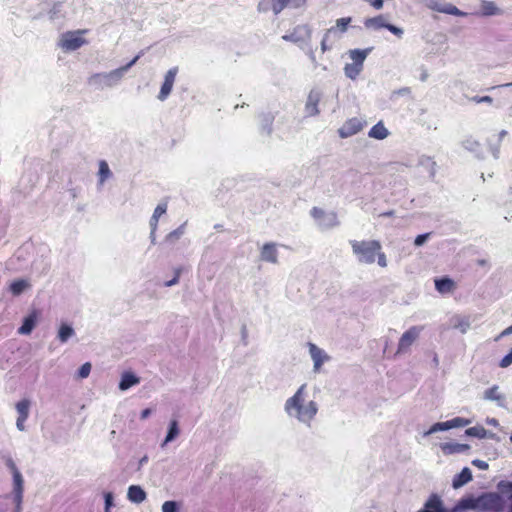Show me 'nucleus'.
Masks as SVG:
<instances>
[{
    "instance_id": "f257e3e1",
    "label": "nucleus",
    "mask_w": 512,
    "mask_h": 512,
    "mask_svg": "<svg viewBox=\"0 0 512 512\" xmlns=\"http://www.w3.org/2000/svg\"><path fill=\"white\" fill-rule=\"evenodd\" d=\"M318 410L317 402L309 399L307 384H302L284 403L287 416L307 427L311 426Z\"/></svg>"
},
{
    "instance_id": "f03ea898",
    "label": "nucleus",
    "mask_w": 512,
    "mask_h": 512,
    "mask_svg": "<svg viewBox=\"0 0 512 512\" xmlns=\"http://www.w3.org/2000/svg\"><path fill=\"white\" fill-rule=\"evenodd\" d=\"M349 243L359 263L373 264L377 258L380 267L387 266L386 255L381 251L382 246L378 240H350Z\"/></svg>"
},
{
    "instance_id": "7ed1b4c3",
    "label": "nucleus",
    "mask_w": 512,
    "mask_h": 512,
    "mask_svg": "<svg viewBox=\"0 0 512 512\" xmlns=\"http://www.w3.org/2000/svg\"><path fill=\"white\" fill-rule=\"evenodd\" d=\"M120 70L114 69L110 72L95 73L88 78V84L96 90H104L118 85L123 79Z\"/></svg>"
},
{
    "instance_id": "20e7f679",
    "label": "nucleus",
    "mask_w": 512,
    "mask_h": 512,
    "mask_svg": "<svg viewBox=\"0 0 512 512\" xmlns=\"http://www.w3.org/2000/svg\"><path fill=\"white\" fill-rule=\"evenodd\" d=\"M478 506L481 512H501L505 501L496 492H484L478 496Z\"/></svg>"
},
{
    "instance_id": "39448f33",
    "label": "nucleus",
    "mask_w": 512,
    "mask_h": 512,
    "mask_svg": "<svg viewBox=\"0 0 512 512\" xmlns=\"http://www.w3.org/2000/svg\"><path fill=\"white\" fill-rule=\"evenodd\" d=\"M364 26L367 29L378 31L380 29H387L398 38H402L404 30L398 26L388 23L385 15H378L375 17L367 18L364 21Z\"/></svg>"
},
{
    "instance_id": "423d86ee",
    "label": "nucleus",
    "mask_w": 512,
    "mask_h": 512,
    "mask_svg": "<svg viewBox=\"0 0 512 512\" xmlns=\"http://www.w3.org/2000/svg\"><path fill=\"white\" fill-rule=\"evenodd\" d=\"M82 34L81 30L65 32L61 35L58 45L66 52L76 51L86 43Z\"/></svg>"
},
{
    "instance_id": "0eeeda50",
    "label": "nucleus",
    "mask_w": 512,
    "mask_h": 512,
    "mask_svg": "<svg viewBox=\"0 0 512 512\" xmlns=\"http://www.w3.org/2000/svg\"><path fill=\"white\" fill-rule=\"evenodd\" d=\"M310 214L322 229H330L339 225L337 214L333 211L326 212L321 208L313 207Z\"/></svg>"
},
{
    "instance_id": "6e6552de",
    "label": "nucleus",
    "mask_w": 512,
    "mask_h": 512,
    "mask_svg": "<svg viewBox=\"0 0 512 512\" xmlns=\"http://www.w3.org/2000/svg\"><path fill=\"white\" fill-rule=\"evenodd\" d=\"M424 5L428 9L439 12V13H444V14L458 16V17H465L468 15V13L458 9L453 4L447 3L443 0H424Z\"/></svg>"
},
{
    "instance_id": "1a4fd4ad",
    "label": "nucleus",
    "mask_w": 512,
    "mask_h": 512,
    "mask_svg": "<svg viewBox=\"0 0 512 512\" xmlns=\"http://www.w3.org/2000/svg\"><path fill=\"white\" fill-rule=\"evenodd\" d=\"M312 28L308 24L297 25L293 30L282 36L284 41L293 42L296 44L308 43L311 40Z\"/></svg>"
},
{
    "instance_id": "9d476101",
    "label": "nucleus",
    "mask_w": 512,
    "mask_h": 512,
    "mask_svg": "<svg viewBox=\"0 0 512 512\" xmlns=\"http://www.w3.org/2000/svg\"><path fill=\"white\" fill-rule=\"evenodd\" d=\"M422 330V326H412L405 331L399 339L397 353H404L408 351L410 346L419 337Z\"/></svg>"
},
{
    "instance_id": "9b49d317",
    "label": "nucleus",
    "mask_w": 512,
    "mask_h": 512,
    "mask_svg": "<svg viewBox=\"0 0 512 512\" xmlns=\"http://www.w3.org/2000/svg\"><path fill=\"white\" fill-rule=\"evenodd\" d=\"M177 73H178L177 67H172L166 72V74L164 76V81L161 85L159 94L157 96L158 100L165 101L169 97V95L171 94V91L173 89V85H174Z\"/></svg>"
},
{
    "instance_id": "f8f14e48",
    "label": "nucleus",
    "mask_w": 512,
    "mask_h": 512,
    "mask_svg": "<svg viewBox=\"0 0 512 512\" xmlns=\"http://www.w3.org/2000/svg\"><path fill=\"white\" fill-rule=\"evenodd\" d=\"M309 353L311 359L313 361V371L319 372L321 366L330 360V356L321 348H319L316 344L309 342L308 343Z\"/></svg>"
},
{
    "instance_id": "ddd939ff",
    "label": "nucleus",
    "mask_w": 512,
    "mask_h": 512,
    "mask_svg": "<svg viewBox=\"0 0 512 512\" xmlns=\"http://www.w3.org/2000/svg\"><path fill=\"white\" fill-rule=\"evenodd\" d=\"M321 98L322 92L319 89L313 88L310 90L305 103V112L307 116H317L320 113L318 104Z\"/></svg>"
},
{
    "instance_id": "4468645a",
    "label": "nucleus",
    "mask_w": 512,
    "mask_h": 512,
    "mask_svg": "<svg viewBox=\"0 0 512 512\" xmlns=\"http://www.w3.org/2000/svg\"><path fill=\"white\" fill-rule=\"evenodd\" d=\"M31 402L28 399H22L15 405L18 417L16 419V427L19 431H25V421L29 417Z\"/></svg>"
},
{
    "instance_id": "2eb2a0df",
    "label": "nucleus",
    "mask_w": 512,
    "mask_h": 512,
    "mask_svg": "<svg viewBox=\"0 0 512 512\" xmlns=\"http://www.w3.org/2000/svg\"><path fill=\"white\" fill-rule=\"evenodd\" d=\"M417 512H451V509H447L444 505L441 497L432 493L428 499L425 501L423 507Z\"/></svg>"
},
{
    "instance_id": "dca6fc26",
    "label": "nucleus",
    "mask_w": 512,
    "mask_h": 512,
    "mask_svg": "<svg viewBox=\"0 0 512 512\" xmlns=\"http://www.w3.org/2000/svg\"><path fill=\"white\" fill-rule=\"evenodd\" d=\"M364 123L358 118L348 119L339 129L338 134L341 138H349L363 129Z\"/></svg>"
},
{
    "instance_id": "f3484780",
    "label": "nucleus",
    "mask_w": 512,
    "mask_h": 512,
    "mask_svg": "<svg viewBox=\"0 0 512 512\" xmlns=\"http://www.w3.org/2000/svg\"><path fill=\"white\" fill-rule=\"evenodd\" d=\"M352 22L351 17H342L336 20L335 25L328 28L326 32L331 35L333 40H339L347 32Z\"/></svg>"
},
{
    "instance_id": "a211bd4d",
    "label": "nucleus",
    "mask_w": 512,
    "mask_h": 512,
    "mask_svg": "<svg viewBox=\"0 0 512 512\" xmlns=\"http://www.w3.org/2000/svg\"><path fill=\"white\" fill-rule=\"evenodd\" d=\"M38 322V312L33 310L26 317L23 318L22 325L18 328V334L29 335L35 328Z\"/></svg>"
},
{
    "instance_id": "6ab92c4d",
    "label": "nucleus",
    "mask_w": 512,
    "mask_h": 512,
    "mask_svg": "<svg viewBox=\"0 0 512 512\" xmlns=\"http://www.w3.org/2000/svg\"><path fill=\"white\" fill-rule=\"evenodd\" d=\"M464 510H477L479 511L478 506V496H466L461 498L456 505L451 509V512H459Z\"/></svg>"
},
{
    "instance_id": "aec40b11",
    "label": "nucleus",
    "mask_w": 512,
    "mask_h": 512,
    "mask_svg": "<svg viewBox=\"0 0 512 512\" xmlns=\"http://www.w3.org/2000/svg\"><path fill=\"white\" fill-rule=\"evenodd\" d=\"M502 14L503 10L500 7H498L495 2L488 0H481L480 11L476 13V15L483 17H490Z\"/></svg>"
},
{
    "instance_id": "412c9836",
    "label": "nucleus",
    "mask_w": 512,
    "mask_h": 512,
    "mask_svg": "<svg viewBox=\"0 0 512 512\" xmlns=\"http://www.w3.org/2000/svg\"><path fill=\"white\" fill-rule=\"evenodd\" d=\"M483 398L489 401H495L499 407H506V397L504 394L499 392V386L493 385L486 389L483 394Z\"/></svg>"
},
{
    "instance_id": "4be33fe9",
    "label": "nucleus",
    "mask_w": 512,
    "mask_h": 512,
    "mask_svg": "<svg viewBox=\"0 0 512 512\" xmlns=\"http://www.w3.org/2000/svg\"><path fill=\"white\" fill-rule=\"evenodd\" d=\"M261 259L265 262L269 263H277L278 261V251L277 245L275 243H265L261 249L260 253Z\"/></svg>"
},
{
    "instance_id": "5701e85b",
    "label": "nucleus",
    "mask_w": 512,
    "mask_h": 512,
    "mask_svg": "<svg viewBox=\"0 0 512 512\" xmlns=\"http://www.w3.org/2000/svg\"><path fill=\"white\" fill-rule=\"evenodd\" d=\"M5 465L7 466V468L10 469V471L12 472V476H13V488H21L23 487V484H24V480H23V477H22V474L21 472L19 471V469L17 468L14 460L10 457V456H7L5 458Z\"/></svg>"
},
{
    "instance_id": "b1692460",
    "label": "nucleus",
    "mask_w": 512,
    "mask_h": 512,
    "mask_svg": "<svg viewBox=\"0 0 512 512\" xmlns=\"http://www.w3.org/2000/svg\"><path fill=\"white\" fill-rule=\"evenodd\" d=\"M147 494L139 485H131L128 487L127 498L130 502L140 504L145 501Z\"/></svg>"
},
{
    "instance_id": "393cba45",
    "label": "nucleus",
    "mask_w": 512,
    "mask_h": 512,
    "mask_svg": "<svg viewBox=\"0 0 512 512\" xmlns=\"http://www.w3.org/2000/svg\"><path fill=\"white\" fill-rule=\"evenodd\" d=\"M140 382V378L137 377L133 372L126 371L122 374L119 389L121 391H126L134 385H137Z\"/></svg>"
},
{
    "instance_id": "a878e982",
    "label": "nucleus",
    "mask_w": 512,
    "mask_h": 512,
    "mask_svg": "<svg viewBox=\"0 0 512 512\" xmlns=\"http://www.w3.org/2000/svg\"><path fill=\"white\" fill-rule=\"evenodd\" d=\"M472 480V472L468 467H464L460 473L456 474L452 480V486L458 489Z\"/></svg>"
},
{
    "instance_id": "bb28decb",
    "label": "nucleus",
    "mask_w": 512,
    "mask_h": 512,
    "mask_svg": "<svg viewBox=\"0 0 512 512\" xmlns=\"http://www.w3.org/2000/svg\"><path fill=\"white\" fill-rule=\"evenodd\" d=\"M179 434H180L179 423L176 419H172L169 422L167 433H166L163 443L161 444V447H164L168 443L174 441L179 436Z\"/></svg>"
},
{
    "instance_id": "cd10ccee",
    "label": "nucleus",
    "mask_w": 512,
    "mask_h": 512,
    "mask_svg": "<svg viewBox=\"0 0 512 512\" xmlns=\"http://www.w3.org/2000/svg\"><path fill=\"white\" fill-rule=\"evenodd\" d=\"M75 335V330L71 324L62 322L57 332V339L62 343H66L71 337Z\"/></svg>"
},
{
    "instance_id": "c85d7f7f",
    "label": "nucleus",
    "mask_w": 512,
    "mask_h": 512,
    "mask_svg": "<svg viewBox=\"0 0 512 512\" xmlns=\"http://www.w3.org/2000/svg\"><path fill=\"white\" fill-rule=\"evenodd\" d=\"M371 50L372 48L353 49L349 51V57L353 61V64H356L363 68L364 61L371 52Z\"/></svg>"
},
{
    "instance_id": "c756f323",
    "label": "nucleus",
    "mask_w": 512,
    "mask_h": 512,
    "mask_svg": "<svg viewBox=\"0 0 512 512\" xmlns=\"http://www.w3.org/2000/svg\"><path fill=\"white\" fill-rule=\"evenodd\" d=\"M388 135H389V131L384 126L382 121H379L377 124H375L368 132V136L370 138H374L377 140H383V139L387 138Z\"/></svg>"
},
{
    "instance_id": "7c9ffc66",
    "label": "nucleus",
    "mask_w": 512,
    "mask_h": 512,
    "mask_svg": "<svg viewBox=\"0 0 512 512\" xmlns=\"http://www.w3.org/2000/svg\"><path fill=\"white\" fill-rule=\"evenodd\" d=\"M453 287L454 281L447 276L435 279V288L441 294L451 292Z\"/></svg>"
},
{
    "instance_id": "2f4dec72",
    "label": "nucleus",
    "mask_w": 512,
    "mask_h": 512,
    "mask_svg": "<svg viewBox=\"0 0 512 512\" xmlns=\"http://www.w3.org/2000/svg\"><path fill=\"white\" fill-rule=\"evenodd\" d=\"M112 177V172L109 168L108 163L105 160L99 162L98 170V185L102 186L106 180Z\"/></svg>"
},
{
    "instance_id": "473e14b6",
    "label": "nucleus",
    "mask_w": 512,
    "mask_h": 512,
    "mask_svg": "<svg viewBox=\"0 0 512 512\" xmlns=\"http://www.w3.org/2000/svg\"><path fill=\"white\" fill-rule=\"evenodd\" d=\"M462 146L467 151L474 153L477 157H481V144L476 139L468 137L463 140Z\"/></svg>"
},
{
    "instance_id": "72a5a7b5",
    "label": "nucleus",
    "mask_w": 512,
    "mask_h": 512,
    "mask_svg": "<svg viewBox=\"0 0 512 512\" xmlns=\"http://www.w3.org/2000/svg\"><path fill=\"white\" fill-rule=\"evenodd\" d=\"M261 118V131L266 135H270L272 133V125L274 121V116L271 113H263L260 115Z\"/></svg>"
},
{
    "instance_id": "f704fd0d",
    "label": "nucleus",
    "mask_w": 512,
    "mask_h": 512,
    "mask_svg": "<svg viewBox=\"0 0 512 512\" xmlns=\"http://www.w3.org/2000/svg\"><path fill=\"white\" fill-rule=\"evenodd\" d=\"M28 287H29L28 281H26L24 279H17L15 281L11 282L9 289L13 295L18 296L21 293H23L24 290Z\"/></svg>"
},
{
    "instance_id": "c9c22d12",
    "label": "nucleus",
    "mask_w": 512,
    "mask_h": 512,
    "mask_svg": "<svg viewBox=\"0 0 512 512\" xmlns=\"http://www.w3.org/2000/svg\"><path fill=\"white\" fill-rule=\"evenodd\" d=\"M419 163H420V165L422 167H424L428 171L430 177L433 178L435 176V174H436V162L433 161L431 157L422 156L420 158V160H419Z\"/></svg>"
},
{
    "instance_id": "e433bc0d",
    "label": "nucleus",
    "mask_w": 512,
    "mask_h": 512,
    "mask_svg": "<svg viewBox=\"0 0 512 512\" xmlns=\"http://www.w3.org/2000/svg\"><path fill=\"white\" fill-rule=\"evenodd\" d=\"M362 70H363L362 67H360L356 64H353V63H347L344 66L345 76L352 80L356 79Z\"/></svg>"
},
{
    "instance_id": "4c0bfd02",
    "label": "nucleus",
    "mask_w": 512,
    "mask_h": 512,
    "mask_svg": "<svg viewBox=\"0 0 512 512\" xmlns=\"http://www.w3.org/2000/svg\"><path fill=\"white\" fill-rule=\"evenodd\" d=\"M465 434L469 437L484 439L487 437V430L483 426H473L466 429Z\"/></svg>"
},
{
    "instance_id": "58836bf2",
    "label": "nucleus",
    "mask_w": 512,
    "mask_h": 512,
    "mask_svg": "<svg viewBox=\"0 0 512 512\" xmlns=\"http://www.w3.org/2000/svg\"><path fill=\"white\" fill-rule=\"evenodd\" d=\"M185 226H186V223H183L178 228H176L175 230H173L169 234H167V236L165 238L166 242L174 243L177 240H179L185 233Z\"/></svg>"
},
{
    "instance_id": "ea45409f",
    "label": "nucleus",
    "mask_w": 512,
    "mask_h": 512,
    "mask_svg": "<svg viewBox=\"0 0 512 512\" xmlns=\"http://www.w3.org/2000/svg\"><path fill=\"white\" fill-rule=\"evenodd\" d=\"M13 502L15 504L14 512H22V500H23V487L17 489L13 488L12 492Z\"/></svg>"
},
{
    "instance_id": "a19ab883",
    "label": "nucleus",
    "mask_w": 512,
    "mask_h": 512,
    "mask_svg": "<svg viewBox=\"0 0 512 512\" xmlns=\"http://www.w3.org/2000/svg\"><path fill=\"white\" fill-rule=\"evenodd\" d=\"M497 488L501 493L506 494L508 499L512 501V481H500Z\"/></svg>"
},
{
    "instance_id": "79ce46f5",
    "label": "nucleus",
    "mask_w": 512,
    "mask_h": 512,
    "mask_svg": "<svg viewBox=\"0 0 512 512\" xmlns=\"http://www.w3.org/2000/svg\"><path fill=\"white\" fill-rule=\"evenodd\" d=\"M450 429H451V427H450L449 420L445 421V422H437L430 427V429L426 432V435H430V434L436 433L438 431H447Z\"/></svg>"
},
{
    "instance_id": "37998d69",
    "label": "nucleus",
    "mask_w": 512,
    "mask_h": 512,
    "mask_svg": "<svg viewBox=\"0 0 512 512\" xmlns=\"http://www.w3.org/2000/svg\"><path fill=\"white\" fill-rule=\"evenodd\" d=\"M470 446L468 444L452 443L446 444L444 449H447L449 453H461L468 450Z\"/></svg>"
},
{
    "instance_id": "c03bdc74",
    "label": "nucleus",
    "mask_w": 512,
    "mask_h": 512,
    "mask_svg": "<svg viewBox=\"0 0 512 512\" xmlns=\"http://www.w3.org/2000/svg\"><path fill=\"white\" fill-rule=\"evenodd\" d=\"M162 512H180V505L174 500L165 501L162 504Z\"/></svg>"
},
{
    "instance_id": "a18cd8bd",
    "label": "nucleus",
    "mask_w": 512,
    "mask_h": 512,
    "mask_svg": "<svg viewBox=\"0 0 512 512\" xmlns=\"http://www.w3.org/2000/svg\"><path fill=\"white\" fill-rule=\"evenodd\" d=\"M335 40L329 35L326 31L323 35L322 41H321V51L322 53H325L332 49V44Z\"/></svg>"
},
{
    "instance_id": "49530a36",
    "label": "nucleus",
    "mask_w": 512,
    "mask_h": 512,
    "mask_svg": "<svg viewBox=\"0 0 512 512\" xmlns=\"http://www.w3.org/2000/svg\"><path fill=\"white\" fill-rule=\"evenodd\" d=\"M91 368H92V366H91L90 362H86V363L82 364L77 371V375H76L77 378L78 379L87 378L91 372Z\"/></svg>"
},
{
    "instance_id": "de8ad7c7",
    "label": "nucleus",
    "mask_w": 512,
    "mask_h": 512,
    "mask_svg": "<svg viewBox=\"0 0 512 512\" xmlns=\"http://www.w3.org/2000/svg\"><path fill=\"white\" fill-rule=\"evenodd\" d=\"M450 427L452 428H459V427H465L471 423L469 419H465L462 417H455L451 420H449Z\"/></svg>"
},
{
    "instance_id": "09e8293b",
    "label": "nucleus",
    "mask_w": 512,
    "mask_h": 512,
    "mask_svg": "<svg viewBox=\"0 0 512 512\" xmlns=\"http://www.w3.org/2000/svg\"><path fill=\"white\" fill-rule=\"evenodd\" d=\"M273 0H260L257 5V10L260 13H266L268 11H273Z\"/></svg>"
},
{
    "instance_id": "8fccbe9b",
    "label": "nucleus",
    "mask_w": 512,
    "mask_h": 512,
    "mask_svg": "<svg viewBox=\"0 0 512 512\" xmlns=\"http://www.w3.org/2000/svg\"><path fill=\"white\" fill-rule=\"evenodd\" d=\"M114 506V496L112 492L104 493V512H110Z\"/></svg>"
},
{
    "instance_id": "3c124183",
    "label": "nucleus",
    "mask_w": 512,
    "mask_h": 512,
    "mask_svg": "<svg viewBox=\"0 0 512 512\" xmlns=\"http://www.w3.org/2000/svg\"><path fill=\"white\" fill-rule=\"evenodd\" d=\"M142 56V52H140L139 54H137L131 61H129L126 65L124 66H121L119 67L118 69L120 70V72L122 73V75L124 76L126 74V72L132 67L134 66L137 61L140 59V57Z\"/></svg>"
},
{
    "instance_id": "603ef678",
    "label": "nucleus",
    "mask_w": 512,
    "mask_h": 512,
    "mask_svg": "<svg viewBox=\"0 0 512 512\" xmlns=\"http://www.w3.org/2000/svg\"><path fill=\"white\" fill-rule=\"evenodd\" d=\"M500 146H501V143H499L497 141H496V143L489 142V150L494 159H498L500 156Z\"/></svg>"
},
{
    "instance_id": "864d4df0",
    "label": "nucleus",
    "mask_w": 512,
    "mask_h": 512,
    "mask_svg": "<svg viewBox=\"0 0 512 512\" xmlns=\"http://www.w3.org/2000/svg\"><path fill=\"white\" fill-rule=\"evenodd\" d=\"M431 233H423L416 236L414 240V244L417 247H420L426 243V241L430 238Z\"/></svg>"
},
{
    "instance_id": "5fc2aeb1",
    "label": "nucleus",
    "mask_w": 512,
    "mask_h": 512,
    "mask_svg": "<svg viewBox=\"0 0 512 512\" xmlns=\"http://www.w3.org/2000/svg\"><path fill=\"white\" fill-rule=\"evenodd\" d=\"M167 211V204L166 203H160L156 206L154 209L153 215L156 218H160L163 214H165Z\"/></svg>"
},
{
    "instance_id": "6e6d98bb",
    "label": "nucleus",
    "mask_w": 512,
    "mask_h": 512,
    "mask_svg": "<svg viewBox=\"0 0 512 512\" xmlns=\"http://www.w3.org/2000/svg\"><path fill=\"white\" fill-rule=\"evenodd\" d=\"M512 364V349L499 362L501 368H507Z\"/></svg>"
},
{
    "instance_id": "4d7b16f0",
    "label": "nucleus",
    "mask_w": 512,
    "mask_h": 512,
    "mask_svg": "<svg viewBox=\"0 0 512 512\" xmlns=\"http://www.w3.org/2000/svg\"><path fill=\"white\" fill-rule=\"evenodd\" d=\"M457 329L461 331V333H466L470 328V323L468 319H460L458 323L455 325Z\"/></svg>"
},
{
    "instance_id": "13d9d810",
    "label": "nucleus",
    "mask_w": 512,
    "mask_h": 512,
    "mask_svg": "<svg viewBox=\"0 0 512 512\" xmlns=\"http://www.w3.org/2000/svg\"><path fill=\"white\" fill-rule=\"evenodd\" d=\"M472 465H474L475 467L481 469V470H486L488 469L489 465L486 461H483V460H480V459H475L472 461Z\"/></svg>"
},
{
    "instance_id": "bf43d9fd",
    "label": "nucleus",
    "mask_w": 512,
    "mask_h": 512,
    "mask_svg": "<svg viewBox=\"0 0 512 512\" xmlns=\"http://www.w3.org/2000/svg\"><path fill=\"white\" fill-rule=\"evenodd\" d=\"M473 101H475L476 103H492L493 99L490 96H475L473 98Z\"/></svg>"
},
{
    "instance_id": "052dcab7",
    "label": "nucleus",
    "mask_w": 512,
    "mask_h": 512,
    "mask_svg": "<svg viewBox=\"0 0 512 512\" xmlns=\"http://www.w3.org/2000/svg\"><path fill=\"white\" fill-rule=\"evenodd\" d=\"M61 12V3L60 2H55L54 5H53V9L50 11L51 13V18H54L57 16L58 13Z\"/></svg>"
},
{
    "instance_id": "680f3d73",
    "label": "nucleus",
    "mask_w": 512,
    "mask_h": 512,
    "mask_svg": "<svg viewBox=\"0 0 512 512\" xmlns=\"http://www.w3.org/2000/svg\"><path fill=\"white\" fill-rule=\"evenodd\" d=\"M369 2L377 10L383 8L384 0H370Z\"/></svg>"
},
{
    "instance_id": "e2e57ef3",
    "label": "nucleus",
    "mask_w": 512,
    "mask_h": 512,
    "mask_svg": "<svg viewBox=\"0 0 512 512\" xmlns=\"http://www.w3.org/2000/svg\"><path fill=\"white\" fill-rule=\"evenodd\" d=\"M159 218L152 216L149 221L151 230H157Z\"/></svg>"
},
{
    "instance_id": "0e129e2a",
    "label": "nucleus",
    "mask_w": 512,
    "mask_h": 512,
    "mask_svg": "<svg viewBox=\"0 0 512 512\" xmlns=\"http://www.w3.org/2000/svg\"><path fill=\"white\" fill-rule=\"evenodd\" d=\"M512 334V329H511V326L507 327L506 329H504L501 334L499 336L496 337V341L499 340L500 338L504 337V336H507V335H510Z\"/></svg>"
},
{
    "instance_id": "69168bd1",
    "label": "nucleus",
    "mask_w": 512,
    "mask_h": 512,
    "mask_svg": "<svg viewBox=\"0 0 512 512\" xmlns=\"http://www.w3.org/2000/svg\"><path fill=\"white\" fill-rule=\"evenodd\" d=\"M151 413L152 410L150 408H145L144 410H142L140 417L142 420H145L151 415Z\"/></svg>"
},
{
    "instance_id": "338daca9",
    "label": "nucleus",
    "mask_w": 512,
    "mask_h": 512,
    "mask_svg": "<svg viewBox=\"0 0 512 512\" xmlns=\"http://www.w3.org/2000/svg\"><path fill=\"white\" fill-rule=\"evenodd\" d=\"M178 282H179V280L177 279V277H173L171 280L166 281L164 283V286L165 287H172V286L176 285Z\"/></svg>"
},
{
    "instance_id": "774afa93",
    "label": "nucleus",
    "mask_w": 512,
    "mask_h": 512,
    "mask_svg": "<svg viewBox=\"0 0 512 512\" xmlns=\"http://www.w3.org/2000/svg\"><path fill=\"white\" fill-rule=\"evenodd\" d=\"M149 458L147 455H144L142 458H140L138 463V469H141L142 466H144L148 462Z\"/></svg>"
}]
</instances>
